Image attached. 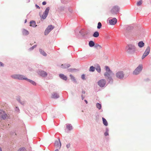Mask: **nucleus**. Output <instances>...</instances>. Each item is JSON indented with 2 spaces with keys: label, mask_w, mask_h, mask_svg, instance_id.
Instances as JSON below:
<instances>
[{
  "label": "nucleus",
  "mask_w": 151,
  "mask_h": 151,
  "mask_svg": "<svg viewBox=\"0 0 151 151\" xmlns=\"http://www.w3.org/2000/svg\"><path fill=\"white\" fill-rule=\"evenodd\" d=\"M81 97L82 99V100H83L85 98V96H84V95L83 94H82L81 95Z\"/></svg>",
  "instance_id": "obj_46"
},
{
  "label": "nucleus",
  "mask_w": 151,
  "mask_h": 151,
  "mask_svg": "<svg viewBox=\"0 0 151 151\" xmlns=\"http://www.w3.org/2000/svg\"><path fill=\"white\" fill-rule=\"evenodd\" d=\"M70 65L69 64L65 63L64 64H62L61 65V67L63 69L67 68L70 66Z\"/></svg>",
  "instance_id": "obj_18"
},
{
  "label": "nucleus",
  "mask_w": 151,
  "mask_h": 151,
  "mask_svg": "<svg viewBox=\"0 0 151 151\" xmlns=\"http://www.w3.org/2000/svg\"><path fill=\"white\" fill-rule=\"evenodd\" d=\"M7 114L3 110H0V118L5 119L7 117Z\"/></svg>",
  "instance_id": "obj_14"
},
{
  "label": "nucleus",
  "mask_w": 151,
  "mask_h": 151,
  "mask_svg": "<svg viewBox=\"0 0 151 151\" xmlns=\"http://www.w3.org/2000/svg\"><path fill=\"white\" fill-rule=\"evenodd\" d=\"M93 36L95 37H97L99 36V33L98 32L96 31L93 33Z\"/></svg>",
  "instance_id": "obj_27"
},
{
  "label": "nucleus",
  "mask_w": 151,
  "mask_h": 151,
  "mask_svg": "<svg viewBox=\"0 0 151 151\" xmlns=\"http://www.w3.org/2000/svg\"><path fill=\"white\" fill-rule=\"evenodd\" d=\"M84 101L86 104H88V101L86 100H85Z\"/></svg>",
  "instance_id": "obj_54"
},
{
  "label": "nucleus",
  "mask_w": 151,
  "mask_h": 151,
  "mask_svg": "<svg viewBox=\"0 0 151 151\" xmlns=\"http://www.w3.org/2000/svg\"><path fill=\"white\" fill-rule=\"evenodd\" d=\"M46 2L45 1H44L42 3V4L43 5H46Z\"/></svg>",
  "instance_id": "obj_49"
},
{
  "label": "nucleus",
  "mask_w": 151,
  "mask_h": 151,
  "mask_svg": "<svg viewBox=\"0 0 151 151\" xmlns=\"http://www.w3.org/2000/svg\"><path fill=\"white\" fill-rule=\"evenodd\" d=\"M142 64H139L138 66L135 69L133 72V74L135 75H138L142 71Z\"/></svg>",
  "instance_id": "obj_5"
},
{
  "label": "nucleus",
  "mask_w": 151,
  "mask_h": 151,
  "mask_svg": "<svg viewBox=\"0 0 151 151\" xmlns=\"http://www.w3.org/2000/svg\"><path fill=\"white\" fill-rule=\"evenodd\" d=\"M22 32L23 35H28L29 34V31L24 29H22Z\"/></svg>",
  "instance_id": "obj_19"
},
{
  "label": "nucleus",
  "mask_w": 151,
  "mask_h": 151,
  "mask_svg": "<svg viewBox=\"0 0 151 151\" xmlns=\"http://www.w3.org/2000/svg\"><path fill=\"white\" fill-rule=\"evenodd\" d=\"M75 70V69H73V68H69L68 69V70L69 72H72Z\"/></svg>",
  "instance_id": "obj_42"
},
{
  "label": "nucleus",
  "mask_w": 151,
  "mask_h": 151,
  "mask_svg": "<svg viewBox=\"0 0 151 151\" xmlns=\"http://www.w3.org/2000/svg\"><path fill=\"white\" fill-rule=\"evenodd\" d=\"M98 47H99V48H102V47L101 45L98 44H96L95 45L94 47L97 48Z\"/></svg>",
  "instance_id": "obj_38"
},
{
  "label": "nucleus",
  "mask_w": 151,
  "mask_h": 151,
  "mask_svg": "<svg viewBox=\"0 0 151 151\" xmlns=\"http://www.w3.org/2000/svg\"><path fill=\"white\" fill-rule=\"evenodd\" d=\"M75 33L76 34V33L77 32H78V31H77V29H76L75 30Z\"/></svg>",
  "instance_id": "obj_55"
},
{
  "label": "nucleus",
  "mask_w": 151,
  "mask_h": 151,
  "mask_svg": "<svg viewBox=\"0 0 151 151\" xmlns=\"http://www.w3.org/2000/svg\"><path fill=\"white\" fill-rule=\"evenodd\" d=\"M145 43L142 41H140L138 43V46L140 48L143 47Z\"/></svg>",
  "instance_id": "obj_24"
},
{
  "label": "nucleus",
  "mask_w": 151,
  "mask_h": 151,
  "mask_svg": "<svg viewBox=\"0 0 151 151\" xmlns=\"http://www.w3.org/2000/svg\"><path fill=\"white\" fill-rule=\"evenodd\" d=\"M61 9L63 10H64V7H61Z\"/></svg>",
  "instance_id": "obj_53"
},
{
  "label": "nucleus",
  "mask_w": 151,
  "mask_h": 151,
  "mask_svg": "<svg viewBox=\"0 0 151 151\" xmlns=\"http://www.w3.org/2000/svg\"><path fill=\"white\" fill-rule=\"evenodd\" d=\"M95 68L93 66H91L89 68V70L90 72H93L95 71Z\"/></svg>",
  "instance_id": "obj_31"
},
{
  "label": "nucleus",
  "mask_w": 151,
  "mask_h": 151,
  "mask_svg": "<svg viewBox=\"0 0 151 151\" xmlns=\"http://www.w3.org/2000/svg\"><path fill=\"white\" fill-rule=\"evenodd\" d=\"M38 73L40 76L43 77H45L47 76V72L41 70H39Z\"/></svg>",
  "instance_id": "obj_13"
},
{
  "label": "nucleus",
  "mask_w": 151,
  "mask_h": 151,
  "mask_svg": "<svg viewBox=\"0 0 151 151\" xmlns=\"http://www.w3.org/2000/svg\"><path fill=\"white\" fill-rule=\"evenodd\" d=\"M95 44L94 42L93 41L91 40L89 42L88 45L90 47H94Z\"/></svg>",
  "instance_id": "obj_22"
},
{
  "label": "nucleus",
  "mask_w": 151,
  "mask_h": 151,
  "mask_svg": "<svg viewBox=\"0 0 151 151\" xmlns=\"http://www.w3.org/2000/svg\"><path fill=\"white\" fill-rule=\"evenodd\" d=\"M27 21V19H26L25 20L24 23H26V22Z\"/></svg>",
  "instance_id": "obj_57"
},
{
  "label": "nucleus",
  "mask_w": 151,
  "mask_h": 151,
  "mask_svg": "<svg viewBox=\"0 0 151 151\" xmlns=\"http://www.w3.org/2000/svg\"><path fill=\"white\" fill-rule=\"evenodd\" d=\"M30 26L31 27H35L37 26V25L36 24V23L35 21H31L30 22Z\"/></svg>",
  "instance_id": "obj_20"
},
{
  "label": "nucleus",
  "mask_w": 151,
  "mask_h": 151,
  "mask_svg": "<svg viewBox=\"0 0 151 151\" xmlns=\"http://www.w3.org/2000/svg\"><path fill=\"white\" fill-rule=\"evenodd\" d=\"M105 70H106V72L107 73H111L112 72V71L109 68V66H106L105 67Z\"/></svg>",
  "instance_id": "obj_25"
},
{
  "label": "nucleus",
  "mask_w": 151,
  "mask_h": 151,
  "mask_svg": "<svg viewBox=\"0 0 151 151\" xmlns=\"http://www.w3.org/2000/svg\"><path fill=\"white\" fill-rule=\"evenodd\" d=\"M49 10H50V7H47L46 9L45 12H44V14H47L48 15V13H49Z\"/></svg>",
  "instance_id": "obj_32"
},
{
  "label": "nucleus",
  "mask_w": 151,
  "mask_h": 151,
  "mask_svg": "<svg viewBox=\"0 0 151 151\" xmlns=\"http://www.w3.org/2000/svg\"><path fill=\"white\" fill-rule=\"evenodd\" d=\"M79 32L81 35L83 37L86 35H89L90 33L89 30H84L83 29L79 31Z\"/></svg>",
  "instance_id": "obj_8"
},
{
  "label": "nucleus",
  "mask_w": 151,
  "mask_h": 151,
  "mask_svg": "<svg viewBox=\"0 0 151 151\" xmlns=\"http://www.w3.org/2000/svg\"><path fill=\"white\" fill-rule=\"evenodd\" d=\"M126 51L129 54H133L136 50V47L135 46L132 44H128L126 47Z\"/></svg>",
  "instance_id": "obj_3"
},
{
  "label": "nucleus",
  "mask_w": 151,
  "mask_h": 151,
  "mask_svg": "<svg viewBox=\"0 0 151 151\" xmlns=\"http://www.w3.org/2000/svg\"><path fill=\"white\" fill-rule=\"evenodd\" d=\"M120 8L117 6H113L111 10V12L112 14H117L119 12Z\"/></svg>",
  "instance_id": "obj_7"
},
{
  "label": "nucleus",
  "mask_w": 151,
  "mask_h": 151,
  "mask_svg": "<svg viewBox=\"0 0 151 151\" xmlns=\"http://www.w3.org/2000/svg\"><path fill=\"white\" fill-rule=\"evenodd\" d=\"M30 1V0H29V2Z\"/></svg>",
  "instance_id": "obj_59"
},
{
  "label": "nucleus",
  "mask_w": 151,
  "mask_h": 151,
  "mask_svg": "<svg viewBox=\"0 0 151 151\" xmlns=\"http://www.w3.org/2000/svg\"><path fill=\"white\" fill-rule=\"evenodd\" d=\"M47 15V14H44V13H43V14L42 15V18L43 19H44L46 18Z\"/></svg>",
  "instance_id": "obj_34"
},
{
  "label": "nucleus",
  "mask_w": 151,
  "mask_h": 151,
  "mask_svg": "<svg viewBox=\"0 0 151 151\" xmlns=\"http://www.w3.org/2000/svg\"><path fill=\"white\" fill-rule=\"evenodd\" d=\"M81 78L83 80H85L86 79L85 78V75L84 74H82V75Z\"/></svg>",
  "instance_id": "obj_41"
},
{
  "label": "nucleus",
  "mask_w": 151,
  "mask_h": 151,
  "mask_svg": "<svg viewBox=\"0 0 151 151\" xmlns=\"http://www.w3.org/2000/svg\"><path fill=\"white\" fill-rule=\"evenodd\" d=\"M0 151H2L1 148L0 147Z\"/></svg>",
  "instance_id": "obj_58"
},
{
  "label": "nucleus",
  "mask_w": 151,
  "mask_h": 151,
  "mask_svg": "<svg viewBox=\"0 0 151 151\" xmlns=\"http://www.w3.org/2000/svg\"><path fill=\"white\" fill-rule=\"evenodd\" d=\"M37 45H35L33 46H32V47H30L29 48V51H32L35 48L37 47Z\"/></svg>",
  "instance_id": "obj_37"
},
{
  "label": "nucleus",
  "mask_w": 151,
  "mask_h": 151,
  "mask_svg": "<svg viewBox=\"0 0 151 151\" xmlns=\"http://www.w3.org/2000/svg\"><path fill=\"white\" fill-rule=\"evenodd\" d=\"M150 51V47L148 46L146 49L144 53H143L142 58L143 59L146 56H147L149 53Z\"/></svg>",
  "instance_id": "obj_10"
},
{
  "label": "nucleus",
  "mask_w": 151,
  "mask_h": 151,
  "mask_svg": "<svg viewBox=\"0 0 151 151\" xmlns=\"http://www.w3.org/2000/svg\"><path fill=\"white\" fill-rule=\"evenodd\" d=\"M16 111L17 112H19L20 111L18 107L16 106L15 108Z\"/></svg>",
  "instance_id": "obj_39"
},
{
  "label": "nucleus",
  "mask_w": 151,
  "mask_h": 151,
  "mask_svg": "<svg viewBox=\"0 0 151 151\" xmlns=\"http://www.w3.org/2000/svg\"><path fill=\"white\" fill-rule=\"evenodd\" d=\"M60 78L66 81L67 80V77L63 74H60L59 75Z\"/></svg>",
  "instance_id": "obj_17"
},
{
  "label": "nucleus",
  "mask_w": 151,
  "mask_h": 151,
  "mask_svg": "<svg viewBox=\"0 0 151 151\" xmlns=\"http://www.w3.org/2000/svg\"><path fill=\"white\" fill-rule=\"evenodd\" d=\"M70 79L72 81H73L74 83H76L77 81L76 79H75V77L73 76L72 74L70 75Z\"/></svg>",
  "instance_id": "obj_21"
},
{
  "label": "nucleus",
  "mask_w": 151,
  "mask_h": 151,
  "mask_svg": "<svg viewBox=\"0 0 151 151\" xmlns=\"http://www.w3.org/2000/svg\"><path fill=\"white\" fill-rule=\"evenodd\" d=\"M106 83V81L104 79L100 80L98 82V85L101 87H103L104 86Z\"/></svg>",
  "instance_id": "obj_9"
},
{
  "label": "nucleus",
  "mask_w": 151,
  "mask_h": 151,
  "mask_svg": "<svg viewBox=\"0 0 151 151\" xmlns=\"http://www.w3.org/2000/svg\"><path fill=\"white\" fill-rule=\"evenodd\" d=\"M116 77L120 79H122L124 76V74L123 71H118L116 73Z\"/></svg>",
  "instance_id": "obj_12"
},
{
  "label": "nucleus",
  "mask_w": 151,
  "mask_h": 151,
  "mask_svg": "<svg viewBox=\"0 0 151 151\" xmlns=\"http://www.w3.org/2000/svg\"><path fill=\"white\" fill-rule=\"evenodd\" d=\"M68 10L70 12V13L72 12V10L71 9V8L69 7L68 8Z\"/></svg>",
  "instance_id": "obj_45"
},
{
  "label": "nucleus",
  "mask_w": 151,
  "mask_h": 151,
  "mask_svg": "<svg viewBox=\"0 0 151 151\" xmlns=\"http://www.w3.org/2000/svg\"><path fill=\"white\" fill-rule=\"evenodd\" d=\"M114 75L112 72L111 73L105 72L104 73V75L108 81V83H112L113 80L112 76Z\"/></svg>",
  "instance_id": "obj_4"
},
{
  "label": "nucleus",
  "mask_w": 151,
  "mask_h": 151,
  "mask_svg": "<svg viewBox=\"0 0 151 151\" xmlns=\"http://www.w3.org/2000/svg\"><path fill=\"white\" fill-rule=\"evenodd\" d=\"M18 151H26V150L25 147H22L20 148Z\"/></svg>",
  "instance_id": "obj_36"
},
{
  "label": "nucleus",
  "mask_w": 151,
  "mask_h": 151,
  "mask_svg": "<svg viewBox=\"0 0 151 151\" xmlns=\"http://www.w3.org/2000/svg\"><path fill=\"white\" fill-rule=\"evenodd\" d=\"M39 52L40 53L44 56H47L46 53L41 49H39Z\"/></svg>",
  "instance_id": "obj_23"
},
{
  "label": "nucleus",
  "mask_w": 151,
  "mask_h": 151,
  "mask_svg": "<svg viewBox=\"0 0 151 151\" xmlns=\"http://www.w3.org/2000/svg\"><path fill=\"white\" fill-rule=\"evenodd\" d=\"M142 0H139L138 2H137V5L138 6H140L142 4Z\"/></svg>",
  "instance_id": "obj_33"
},
{
  "label": "nucleus",
  "mask_w": 151,
  "mask_h": 151,
  "mask_svg": "<svg viewBox=\"0 0 151 151\" xmlns=\"http://www.w3.org/2000/svg\"><path fill=\"white\" fill-rule=\"evenodd\" d=\"M109 131V129L108 128H106V132H108Z\"/></svg>",
  "instance_id": "obj_52"
},
{
  "label": "nucleus",
  "mask_w": 151,
  "mask_h": 151,
  "mask_svg": "<svg viewBox=\"0 0 151 151\" xmlns=\"http://www.w3.org/2000/svg\"><path fill=\"white\" fill-rule=\"evenodd\" d=\"M102 120H103V122L105 126H107L108 125V122L106 120L104 117H102Z\"/></svg>",
  "instance_id": "obj_26"
},
{
  "label": "nucleus",
  "mask_w": 151,
  "mask_h": 151,
  "mask_svg": "<svg viewBox=\"0 0 151 151\" xmlns=\"http://www.w3.org/2000/svg\"><path fill=\"white\" fill-rule=\"evenodd\" d=\"M101 26H102V24H101V23L100 22H99L98 23V26L97 27V29H100L101 27Z\"/></svg>",
  "instance_id": "obj_35"
},
{
  "label": "nucleus",
  "mask_w": 151,
  "mask_h": 151,
  "mask_svg": "<svg viewBox=\"0 0 151 151\" xmlns=\"http://www.w3.org/2000/svg\"><path fill=\"white\" fill-rule=\"evenodd\" d=\"M58 149H59L58 148H57V149H56L55 151H59Z\"/></svg>",
  "instance_id": "obj_56"
},
{
  "label": "nucleus",
  "mask_w": 151,
  "mask_h": 151,
  "mask_svg": "<svg viewBox=\"0 0 151 151\" xmlns=\"http://www.w3.org/2000/svg\"><path fill=\"white\" fill-rule=\"evenodd\" d=\"M96 107L99 110H100L101 109V104L97 103L96 104Z\"/></svg>",
  "instance_id": "obj_29"
},
{
  "label": "nucleus",
  "mask_w": 151,
  "mask_h": 151,
  "mask_svg": "<svg viewBox=\"0 0 151 151\" xmlns=\"http://www.w3.org/2000/svg\"><path fill=\"white\" fill-rule=\"evenodd\" d=\"M11 77L15 79H18L20 80H25L29 82L32 85L34 86L36 85V83L34 81L25 77L23 75L20 74H14L11 76Z\"/></svg>",
  "instance_id": "obj_1"
},
{
  "label": "nucleus",
  "mask_w": 151,
  "mask_h": 151,
  "mask_svg": "<svg viewBox=\"0 0 151 151\" xmlns=\"http://www.w3.org/2000/svg\"><path fill=\"white\" fill-rule=\"evenodd\" d=\"M54 28V27L52 25H49L46 28L44 34L45 35H47L49 32Z\"/></svg>",
  "instance_id": "obj_6"
},
{
  "label": "nucleus",
  "mask_w": 151,
  "mask_h": 151,
  "mask_svg": "<svg viewBox=\"0 0 151 151\" xmlns=\"http://www.w3.org/2000/svg\"><path fill=\"white\" fill-rule=\"evenodd\" d=\"M66 128L69 130H71L73 129L72 126L70 124H69L67 125Z\"/></svg>",
  "instance_id": "obj_28"
},
{
  "label": "nucleus",
  "mask_w": 151,
  "mask_h": 151,
  "mask_svg": "<svg viewBox=\"0 0 151 151\" xmlns=\"http://www.w3.org/2000/svg\"><path fill=\"white\" fill-rule=\"evenodd\" d=\"M82 94H84L85 93V91L83 90L82 91Z\"/></svg>",
  "instance_id": "obj_51"
},
{
  "label": "nucleus",
  "mask_w": 151,
  "mask_h": 151,
  "mask_svg": "<svg viewBox=\"0 0 151 151\" xmlns=\"http://www.w3.org/2000/svg\"><path fill=\"white\" fill-rule=\"evenodd\" d=\"M35 6V7L37 9H40V7L39 6H38V5H37V4H36Z\"/></svg>",
  "instance_id": "obj_48"
},
{
  "label": "nucleus",
  "mask_w": 151,
  "mask_h": 151,
  "mask_svg": "<svg viewBox=\"0 0 151 151\" xmlns=\"http://www.w3.org/2000/svg\"><path fill=\"white\" fill-rule=\"evenodd\" d=\"M59 97V95L56 92L53 93L51 96V98L54 99H57Z\"/></svg>",
  "instance_id": "obj_16"
},
{
  "label": "nucleus",
  "mask_w": 151,
  "mask_h": 151,
  "mask_svg": "<svg viewBox=\"0 0 151 151\" xmlns=\"http://www.w3.org/2000/svg\"><path fill=\"white\" fill-rule=\"evenodd\" d=\"M96 69L98 73H99L101 72V69L99 65L98 64L97 65V67L96 68Z\"/></svg>",
  "instance_id": "obj_30"
},
{
  "label": "nucleus",
  "mask_w": 151,
  "mask_h": 151,
  "mask_svg": "<svg viewBox=\"0 0 151 151\" xmlns=\"http://www.w3.org/2000/svg\"><path fill=\"white\" fill-rule=\"evenodd\" d=\"M117 19L115 18H114L112 19L109 20V24L111 25H114L116 23Z\"/></svg>",
  "instance_id": "obj_15"
},
{
  "label": "nucleus",
  "mask_w": 151,
  "mask_h": 151,
  "mask_svg": "<svg viewBox=\"0 0 151 151\" xmlns=\"http://www.w3.org/2000/svg\"><path fill=\"white\" fill-rule=\"evenodd\" d=\"M70 144H68L66 145V147L67 148H68L70 147Z\"/></svg>",
  "instance_id": "obj_47"
},
{
  "label": "nucleus",
  "mask_w": 151,
  "mask_h": 151,
  "mask_svg": "<svg viewBox=\"0 0 151 151\" xmlns=\"http://www.w3.org/2000/svg\"><path fill=\"white\" fill-rule=\"evenodd\" d=\"M123 27V34L127 38H129L132 35L133 27L130 25H124Z\"/></svg>",
  "instance_id": "obj_2"
},
{
  "label": "nucleus",
  "mask_w": 151,
  "mask_h": 151,
  "mask_svg": "<svg viewBox=\"0 0 151 151\" xmlns=\"http://www.w3.org/2000/svg\"><path fill=\"white\" fill-rule=\"evenodd\" d=\"M17 100L19 102H20L21 101L20 96H17Z\"/></svg>",
  "instance_id": "obj_40"
},
{
  "label": "nucleus",
  "mask_w": 151,
  "mask_h": 151,
  "mask_svg": "<svg viewBox=\"0 0 151 151\" xmlns=\"http://www.w3.org/2000/svg\"><path fill=\"white\" fill-rule=\"evenodd\" d=\"M0 66H4V64L1 62H0Z\"/></svg>",
  "instance_id": "obj_50"
},
{
  "label": "nucleus",
  "mask_w": 151,
  "mask_h": 151,
  "mask_svg": "<svg viewBox=\"0 0 151 151\" xmlns=\"http://www.w3.org/2000/svg\"><path fill=\"white\" fill-rule=\"evenodd\" d=\"M58 141H55L54 145L55 146L56 148H58L59 149H60L61 145V143L60 141V139L59 138H58Z\"/></svg>",
  "instance_id": "obj_11"
},
{
  "label": "nucleus",
  "mask_w": 151,
  "mask_h": 151,
  "mask_svg": "<svg viewBox=\"0 0 151 151\" xmlns=\"http://www.w3.org/2000/svg\"><path fill=\"white\" fill-rule=\"evenodd\" d=\"M104 134L105 136H108L109 135V133L108 132H105L104 133Z\"/></svg>",
  "instance_id": "obj_43"
},
{
  "label": "nucleus",
  "mask_w": 151,
  "mask_h": 151,
  "mask_svg": "<svg viewBox=\"0 0 151 151\" xmlns=\"http://www.w3.org/2000/svg\"><path fill=\"white\" fill-rule=\"evenodd\" d=\"M19 103L21 104L22 105H24L25 103V102L24 101H21L19 102Z\"/></svg>",
  "instance_id": "obj_44"
}]
</instances>
